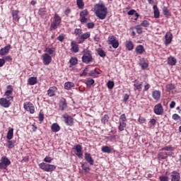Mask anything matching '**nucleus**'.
I'll use <instances>...</instances> for the list:
<instances>
[{
  "mask_svg": "<svg viewBox=\"0 0 181 181\" xmlns=\"http://www.w3.org/2000/svg\"><path fill=\"white\" fill-rule=\"evenodd\" d=\"M69 63L71 66H76L78 63V59H77V57H71L69 60Z\"/></svg>",
  "mask_w": 181,
  "mask_h": 181,
  "instance_id": "obj_37",
  "label": "nucleus"
},
{
  "mask_svg": "<svg viewBox=\"0 0 181 181\" xmlns=\"http://www.w3.org/2000/svg\"><path fill=\"white\" fill-rule=\"evenodd\" d=\"M97 53L98 54H99L100 57H105V56H107V54H105V52H104V50H103V49L101 48H98L97 49Z\"/></svg>",
  "mask_w": 181,
  "mask_h": 181,
  "instance_id": "obj_40",
  "label": "nucleus"
},
{
  "mask_svg": "<svg viewBox=\"0 0 181 181\" xmlns=\"http://www.w3.org/2000/svg\"><path fill=\"white\" fill-rule=\"evenodd\" d=\"M149 25H151V23L146 20H144L140 24V25L143 26L144 28H149Z\"/></svg>",
  "mask_w": 181,
  "mask_h": 181,
  "instance_id": "obj_49",
  "label": "nucleus"
},
{
  "mask_svg": "<svg viewBox=\"0 0 181 181\" xmlns=\"http://www.w3.org/2000/svg\"><path fill=\"white\" fill-rule=\"evenodd\" d=\"M40 169L44 170V172H53L56 170V165L52 164H47L46 163H41L39 164Z\"/></svg>",
  "mask_w": 181,
  "mask_h": 181,
  "instance_id": "obj_3",
  "label": "nucleus"
},
{
  "mask_svg": "<svg viewBox=\"0 0 181 181\" xmlns=\"http://www.w3.org/2000/svg\"><path fill=\"white\" fill-rule=\"evenodd\" d=\"M144 83L138 79L134 80V87H135L136 90L138 91H142V86Z\"/></svg>",
  "mask_w": 181,
  "mask_h": 181,
  "instance_id": "obj_20",
  "label": "nucleus"
},
{
  "mask_svg": "<svg viewBox=\"0 0 181 181\" xmlns=\"http://www.w3.org/2000/svg\"><path fill=\"white\" fill-rule=\"evenodd\" d=\"M73 149L76 151L75 155L78 156V158H82L83 157V146L81 144H77L74 146Z\"/></svg>",
  "mask_w": 181,
  "mask_h": 181,
  "instance_id": "obj_10",
  "label": "nucleus"
},
{
  "mask_svg": "<svg viewBox=\"0 0 181 181\" xmlns=\"http://www.w3.org/2000/svg\"><path fill=\"white\" fill-rule=\"evenodd\" d=\"M109 45H111L113 49H118L119 46V42H118V40L116 39L115 41L110 42Z\"/></svg>",
  "mask_w": 181,
  "mask_h": 181,
  "instance_id": "obj_43",
  "label": "nucleus"
},
{
  "mask_svg": "<svg viewBox=\"0 0 181 181\" xmlns=\"http://www.w3.org/2000/svg\"><path fill=\"white\" fill-rule=\"evenodd\" d=\"M101 151L104 153H111V152H112V148H111V147H110L108 146H103L101 148Z\"/></svg>",
  "mask_w": 181,
  "mask_h": 181,
  "instance_id": "obj_29",
  "label": "nucleus"
},
{
  "mask_svg": "<svg viewBox=\"0 0 181 181\" xmlns=\"http://www.w3.org/2000/svg\"><path fill=\"white\" fill-rule=\"evenodd\" d=\"M6 138H7V139H8V141H11V139H12V138H13V129L11 128V129H8V131L7 132Z\"/></svg>",
  "mask_w": 181,
  "mask_h": 181,
  "instance_id": "obj_33",
  "label": "nucleus"
},
{
  "mask_svg": "<svg viewBox=\"0 0 181 181\" xmlns=\"http://www.w3.org/2000/svg\"><path fill=\"white\" fill-rule=\"evenodd\" d=\"M165 37V46H168V45H170L172 43V40L173 39V35L170 32H167Z\"/></svg>",
  "mask_w": 181,
  "mask_h": 181,
  "instance_id": "obj_15",
  "label": "nucleus"
},
{
  "mask_svg": "<svg viewBox=\"0 0 181 181\" xmlns=\"http://www.w3.org/2000/svg\"><path fill=\"white\" fill-rule=\"evenodd\" d=\"M71 50L73 52V53H78V51L80 50V46L76 41H72L71 42Z\"/></svg>",
  "mask_w": 181,
  "mask_h": 181,
  "instance_id": "obj_16",
  "label": "nucleus"
},
{
  "mask_svg": "<svg viewBox=\"0 0 181 181\" xmlns=\"http://www.w3.org/2000/svg\"><path fill=\"white\" fill-rule=\"evenodd\" d=\"M126 47L127 49V50L131 51V50H134V43L132 42V41H126L125 43Z\"/></svg>",
  "mask_w": 181,
  "mask_h": 181,
  "instance_id": "obj_30",
  "label": "nucleus"
},
{
  "mask_svg": "<svg viewBox=\"0 0 181 181\" xmlns=\"http://www.w3.org/2000/svg\"><path fill=\"white\" fill-rule=\"evenodd\" d=\"M138 121L139 122V124H145V122H146V119L145 117H139L138 119Z\"/></svg>",
  "mask_w": 181,
  "mask_h": 181,
  "instance_id": "obj_59",
  "label": "nucleus"
},
{
  "mask_svg": "<svg viewBox=\"0 0 181 181\" xmlns=\"http://www.w3.org/2000/svg\"><path fill=\"white\" fill-rule=\"evenodd\" d=\"M172 118L174 121H177V122H180L181 124V117L179 116V115L175 113L173 115Z\"/></svg>",
  "mask_w": 181,
  "mask_h": 181,
  "instance_id": "obj_42",
  "label": "nucleus"
},
{
  "mask_svg": "<svg viewBox=\"0 0 181 181\" xmlns=\"http://www.w3.org/2000/svg\"><path fill=\"white\" fill-rule=\"evenodd\" d=\"M153 9L154 18L156 19H159V17L160 16V12L159 11V8H158V6L154 5L153 6Z\"/></svg>",
  "mask_w": 181,
  "mask_h": 181,
  "instance_id": "obj_24",
  "label": "nucleus"
},
{
  "mask_svg": "<svg viewBox=\"0 0 181 181\" xmlns=\"http://www.w3.org/2000/svg\"><path fill=\"white\" fill-rule=\"evenodd\" d=\"M86 26L88 29H93L94 26H95V24L94 23H88Z\"/></svg>",
  "mask_w": 181,
  "mask_h": 181,
  "instance_id": "obj_56",
  "label": "nucleus"
},
{
  "mask_svg": "<svg viewBox=\"0 0 181 181\" xmlns=\"http://www.w3.org/2000/svg\"><path fill=\"white\" fill-rule=\"evenodd\" d=\"M80 21L81 23H87V22L88 21V19L86 17H81Z\"/></svg>",
  "mask_w": 181,
  "mask_h": 181,
  "instance_id": "obj_61",
  "label": "nucleus"
},
{
  "mask_svg": "<svg viewBox=\"0 0 181 181\" xmlns=\"http://www.w3.org/2000/svg\"><path fill=\"white\" fill-rule=\"evenodd\" d=\"M52 160H53V158H52V157L49 156H46L44 158V162H46L47 163H51Z\"/></svg>",
  "mask_w": 181,
  "mask_h": 181,
  "instance_id": "obj_55",
  "label": "nucleus"
},
{
  "mask_svg": "<svg viewBox=\"0 0 181 181\" xmlns=\"http://www.w3.org/2000/svg\"><path fill=\"white\" fill-rule=\"evenodd\" d=\"M93 10L95 15L102 21L105 19L107 15H108V8L105 6L104 3H98L95 4Z\"/></svg>",
  "mask_w": 181,
  "mask_h": 181,
  "instance_id": "obj_1",
  "label": "nucleus"
},
{
  "mask_svg": "<svg viewBox=\"0 0 181 181\" xmlns=\"http://www.w3.org/2000/svg\"><path fill=\"white\" fill-rule=\"evenodd\" d=\"M135 52L136 54H144L145 52V48L144 47V45H137L135 48Z\"/></svg>",
  "mask_w": 181,
  "mask_h": 181,
  "instance_id": "obj_23",
  "label": "nucleus"
},
{
  "mask_svg": "<svg viewBox=\"0 0 181 181\" xmlns=\"http://www.w3.org/2000/svg\"><path fill=\"white\" fill-rule=\"evenodd\" d=\"M59 107L62 111H64L66 108H67V103H66V101H62L59 104Z\"/></svg>",
  "mask_w": 181,
  "mask_h": 181,
  "instance_id": "obj_45",
  "label": "nucleus"
},
{
  "mask_svg": "<svg viewBox=\"0 0 181 181\" xmlns=\"http://www.w3.org/2000/svg\"><path fill=\"white\" fill-rule=\"evenodd\" d=\"M153 112L156 115H163V106H162V103H158L154 106Z\"/></svg>",
  "mask_w": 181,
  "mask_h": 181,
  "instance_id": "obj_11",
  "label": "nucleus"
},
{
  "mask_svg": "<svg viewBox=\"0 0 181 181\" xmlns=\"http://www.w3.org/2000/svg\"><path fill=\"white\" fill-rule=\"evenodd\" d=\"M7 148L8 149H12V148H15V142L13 141H8L6 144Z\"/></svg>",
  "mask_w": 181,
  "mask_h": 181,
  "instance_id": "obj_47",
  "label": "nucleus"
},
{
  "mask_svg": "<svg viewBox=\"0 0 181 181\" xmlns=\"http://www.w3.org/2000/svg\"><path fill=\"white\" fill-rule=\"evenodd\" d=\"M42 63L44 66H49L52 63V56L48 53L42 54Z\"/></svg>",
  "mask_w": 181,
  "mask_h": 181,
  "instance_id": "obj_12",
  "label": "nucleus"
},
{
  "mask_svg": "<svg viewBox=\"0 0 181 181\" xmlns=\"http://www.w3.org/2000/svg\"><path fill=\"white\" fill-rule=\"evenodd\" d=\"M56 93H57V87L51 86L47 90V95L48 97H54V95H56Z\"/></svg>",
  "mask_w": 181,
  "mask_h": 181,
  "instance_id": "obj_17",
  "label": "nucleus"
},
{
  "mask_svg": "<svg viewBox=\"0 0 181 181\" xmlns=\"http://www.w3.org/2000/svg\"><path fill=\"white\" fill-rule=\"evenodd\" d=\"M171 181H180V173L176 170L172 172Z\"/></svg>",
  "mask_w": 181,
  "mask_h": 181,
  "instance_id": "obj_18",
  "label": "nucleus"
},
{
  "mask_svg": "<svg viewBox=\"0 0 181 181\" xmlns=\"http://www.w3.org/2000/svg\"><path fill=\"white\" fill-rule=\"evenodd\" d=\"M51 129L52 132H59L60 131L61 128L59 124L54 123L52 124Z\"/></svg>",
  "mask_w": 181,
  "mask_h": 181,
  "instance_id": "obj_28",
  "label": "nucleus"
},
{
  "mask_svg": "<svg viewBox=\"0 0 181 181\" xmlns=\"http://www.w3.org/2000/svg\"><path fill=\"white\" fill-rule=\"evenodd\" d=\"M119 126L118 127L119 131L122 132L127 127V122H119Z\"/></svg>",
  "mask_w": 181,
  "mask_h": 181,
  "instance_id": "obj_44",
  "label": "nucleus"
},
{
  "mask_svg": "<svg viewBox=\"0 0 181 181\" xmlns=\"http://www.w3.org/2000/svg\"><path fill=\"white\" fill-rule=\"evenodd\" d=\"M100 74V71L97 70V69L91 70L88 73V76H90V77H98Z\"/></svg>",
  "mask_w": 181,
  "mask_h": 181,
  "instance_id": "obj_26",
  "label": "nucleus"
},
{
  "mask_svg": "<svg viewBox=\"0 0 181 181\" xmlns=\"http://www.w3.org/2000/svg\"><path fill=\"white\" fill-rule=\"evenodd\" d=\"M114 86H115V83L112 81H108L107 82V88L109 90H112L114 88Z\"/></svg>",
  "mask_w": 181,
  "mask_h": 181,
  "instance_id": "obj_50",
  "label": "nucleus"
},
{
  "mask_svg": "<svg viewBox=\"0 0 181 181\" xmlns=\"http://www.w3.org/2000/svg\"><path fill=\"white\" fill-rule=\"evenodd\" d=\"M47 13V10L46 7L40 8L38 10V15L40 16H45Z\"/></svg>",
  "mask_w": 181,
  "mask_h": 181,
  "instance_id": "obj_32",
  "label": "nucleus"
},
{
  "mask_svg": "<svg viewBox=\"0 0 181 181\" xmlns=\"http://www.w3.org/2000/svg\"><path fill=\"white\" fill-rule=\"evenodd\" d=\"M23 108L25 111L30 112V114H35V105L30 102H25L23 104Z\"/></svg>",
  "mask_w": 181,
  "mask_h": 181,
  "instance_id": "obj_8",
  "label": "nucleus"
},
{
  "mask_svg": "<svg viewBox=\"0 0 181 181\" xmlns=\"http://www.w3.org/2000/svg\"><path fill=\"white\" fill-rule=\"evenodd\" d=\"M93 60V54H91V51L87 50L85 52L82 57V62L85 63V64H89Z\"/></svg>",
  "mask_w": 181,
  "mask_h": 181,
  "instance_id": "obj_4",
  "label": "nucleus"
},
{
  "mask_svg": "<svg viewBox=\"0 0 181 181\" xmlns=\"http://www.w3.org/2000/svg\"><path fill=\"white\" fill-rule=\"evenodd\" d=\"M175 88H176V86H175L173 83L166 85L167 91H172V90H175Z\"/></svg>",
  "mask_w": 181,
  "mask_h": 181,
  "instance_id": "obj_41",
  "label": "nucleus"
},
{
  "mask_svg": "<svg viewBox=\"0 0 181 181\" xmlns=\"http://www.w3.org/2000/svg\"><path fill=\"white\" fill-rule=\"evenodd\" d=\"M9 50H11V45H6L4 47L0 49V55L1 56H6L9 53Z\"/></svg>",
  "mask_w": 181,
  "mask_h": 181,
  "instance_id": "obj_19",
  "label": "nucleus"
},
{
  "mask_svg": "<svg viewBox=\"0 0 181 181\" xmlns=\"http://www.w3.org/2000/svg\"><path fill=\"white\" fill-rule=\"evenodd\" d=\"M73 87H74V83L70 82V81L65 82L64 83L65 90H71Z\"/></svg>",
  "mask_w": 181,
  "mask_h": 181,
  "instance_id": "obj_31",
  "label": "nucleus"
},
{
  "mask_svg": "<svg viewBox=\"0 0 181 181\" xmlns=\"http://www.w3.org/2000/svg\"><path fill=\"white\" fill-rule=\"evenodd\" d=\"M61 23H62V17H60L59 14L55 13L54 16V21L52 23L49 28L50 30H56V29L59 28Z\"/></svg>",
  "mask_w": 181,
  "mask_h": 181,
  "instance_id": "obj_2",
  "label": "nucleus"
},
{
  "mask_svg": "<svg viewBox=\"0 0 181 181\" xmlns=\"http://www.w3.org/2000/svg\"><path fill=\"white\" fill-rule=\"evenodd\" d=\"M119 122H127V116L125 114H122L119 119Z\"/></svg>",
  "mask_w": 181,
  "mask_h": 181,
  "instance_id": "obj_51",
  "label": "nucleus"
},
{
  "mask_svg": "<svg viewBox=\"0 0 181 181\" xmlns=\"http://www.w3.org/2000/svg\"><path fill=\"white\" fill-rule=\"evenodd\" d=\"M149 123L153 125V127H155V125H156V120L155 119H151L149 121Z\"/></svg>",
  "mask_w": 181,
  "mask_h": 181,
  "instance_id": "obj_64",
  "label": "nucleus"
},
{
  "mask_svg": "<svg viewBox=\"0 0 181 181\" xmlns=\"http://www.w3.org/2000/svg\"><path fill=\"white\" fill-rule=\"evenodd\" d=\"M0 105L4 108H9L11 107V100L8 98H0Z\"/></svg>",
  "mask_w": 181,
  "mask_h": 181,
  "instance_id": "obj_13",
  "label": "nucleus"
},
{
  "mask_svg": "<svg viewBox=\"0 0 181 181\" xmlns=\"http://www.w3.org/2000/svg\"><path fill=\"white\" fill-rule=\"evenodd\" d=\"M87 15H88V11H87V9H85L80 12L81 18H86V16H87Z\"/></svg>",
  "mask_w": 181,
  "mask_h": 181,
  "instance_id": "obj_52",
  "label": "nucleus"
},
{
  "mask_svg": "<svg viewBox=\"0 0 181 181\" xmlns=\"http://www.w3.org/2000/svg\"><path fill=\"white\" fill-rule=\"evenodd\" d=\"M159 179H160V181H168L169 177L163 175V176H160Z\"/></svg>",
  "mask_w": 181,
  "mask_h": 181,
  "instance_id": "obj_57",
  "label": "nucleus"
},
{
  "mask_svg": "<svg viewBox=\"0 0 181 181\" xmlns=\"http://www.w3.org/2000/svg\"><path fill=\"white\" fill-rule=\"evenodd\" d=\"M95 82V81H94V79L88 78L86 81L87 87H91V86H93V84H94Z\"/></svg>",
  "mask_w": 181,
  "mask_h": 181,
  "instance_id": "obj_46",
  "label": "nucleus"
},
{
  "mask_svg": "<svg viewBox=\"0 0 181 181\" xmlns=\"http://www.w3.org/2000/svg\"><path fill=\"white\" fill-rule=\"evenodd\" d=\"M117 40V37L114 35H110L108 37V45H110L112 42L115 41Z\"/></svg>",
  "mask_w": 181,
  "mask_h": 181,
  "instance_id": "obj_54",
  "label": "nucleus"
},
{
  "mask_svg": "<svg viewBox=\"0 0 181 181\" xmlns=\"http://www.w3.org/2000/svg\"><path fill=\"white\" fill-rule=\"evenodd\" d=\"M54 52H55V49L53 47L49 48L47 50V53H49V54H54Z\"/></svg>",
  "mask_w": 181,
  "mask_h": 181,
  "instance_id": "obj_62",
  "label": "nucleus"
},
{
  "mask_svg": "<svg viewBox=\"0 0 181 181\" xmlns=\"http://www.w3.org/2000/svg\"><path fill=\"white\" fill-rule=\"evenodd\" d=\"M109 120H110V116H108V115H105L101 119V122L102 124L105 125V124H107V122H108Z\"/></svg>",
  "mask_w": 181,
  "mask_h": 181,
  "instance_id": "obj_36",
  "label": "nucleus"
},
{
  "mask_svg": "<svg viewBox=\"0 0 181 181\" xmlns=\"http://www.w3.org/2000/svg\"><path fill=\"white\" fill-rule=\"evenodd\" d=\"M57 39L59 42H63V40H64V35H59Z\"/></svg>",
  "mask_w": 181,
  "mask_h": 181,
  "instance_id": "obj_63",
  "label": "nucleus"
},
{
  "mask_svg": "<svg viewBox=\"0 0 181 181\" xmlns=\"http://www.w3.org/2000/svg\"><path fill=\"white\" fill-rule=\"evenodd\" d=\"M64 119L65 124H66L69 127H73L74 125V118L68 114H64L62 115Z\"/></svg>",
  "mask_w": 181,
  "mask_h": 181,
  "instance_id": "obj_9",
  "label": "nucleus"
},
{
  "mask_svg": "<svg viewBox=\"0 0 181 181\" xmlns=\"http://www.w3.org/2000/svg\"><path fill=\"white\" fill-rule=\"evenodd\" d=\"M160 151H175V148L172 146H167L160 149Z\"/></svg>",
  "mask_w": 181,
  "mask_h": 181,
  "instance_id": "obj_53",
  "label": "nucleus"
},
{
  "mask_svg": "<svg viewBox=\"0 0 181 181\" xmlns=\"http://www.w3.org/2000/svg\"><path fill=\"white\" fill-rule=\"evenodd\" d=\"M170 154H168V153H159L158 154V159H168V156H169Z\"/></svg>",
  "mask_w": 181,
  "mask_h": 181,
  "instance_id": "obj_34",
  "label": "nucleus"
},
{
  "mask_svg": "<svg viewBox=\"0 0 181 181\" xmlns=\"http://www.w3.org/2000/svg\"><path fill=\"white\" fill-rule=\"evenodd\" d=\"M4 97L7 100H13V86L12 85H8L6 86V90L4 93Z\"/></svg>",
  "mask_w": 181,
  "mask_h": 181,
  "instance_id": "obj_5",
  "label": "nucleus"
},
{
  "mask_svg": "<svg viewBox=\"0 0 181 181\" xmlns=\"http://www.w3.org/2000/svg\"><path fill=\"white\" fill-rule=\"evenodd\" d=\"M76 5L78 9L84 8V1H83V0H76Z\"/></svg>",
  "mask_w": 181,
  "mask_h": 181,
  "instance_id": "obj_35",
  "label": "nucleus"
},
{
  "mask_svg": "<svg viewBox=\"0 0 181 181\" xmlns=\"http://www.w3.org/2000/svg\"><path fill=\"white\" fill-rule=\"evenodd\" d=\"M3 59H4V62H12V57L9 55L6 56Z\"/></svg>",
  "mask_w": 181,
  "mask_h": 181,
  "instance_id": "obj_60",
  "label": "nucleus"
},
{
  "mask_svg": "<svg viewBox=\"0 0 181 181\" xmlns=\"http://www.w3.org/2000/svg\"><path fill=\"white\" fill-rule=\"evenodd\" d=\"M136 30V33H138V35H142L143 31H142V26L141 25H137L135 27Z\"/></svg>",
  "mask_w": 181,
  "mask_h": 181,
  "instance_id": "obj_48",
  "label": "nucleus"
},
{
  "mask_svg": "<svg viewBox=\"0 0 181 181\" xmlns=\"http://www.w3.org/2000/svg\"><path fill=\"white\" fill-rule=\"evenodd\" d=\"M85 160L89 163L91 166L94 165V159H93V157H91V154L88 153H85Z\"/></svg>",
  "mask_w": 181,
  "mask_h": 181,
  "instance_id": "obj_22",
  "label": "nucleus"
},
{
  "mask_svg": "<svg viewBox=\"0 0 181 181\" xmlns=\"http://www.w3.org/2000/svg\"><path fill=\"white\" fill-rule=\"evenodd\" d=\"M163 13L164 16H171L170 12H169V9L166 6L163 8Z\"/></svg>",
  "mask_w": 181,
  "mask_h": 181,
  "instance_id": "obj_39",
  "label": "nucleus"
},
{
  "mask_svg": "<svg viewBox=\"0 0 181 181\" xmlns=\"http://www.w3.org/2000/svg\"><path fill=\"white\" fill-rule=\"evenodd\" d=\"M149 88H151V85L149 83H148V82H146L145 85H144V91H148V90H149Z\"/></svg>",
  "mask_w": 181,
  "mask_h": 181,
  "instance_id": "obj_58",
  "label": "nucleus"
},
{
  "mask_svg": "<svg viewBox=\"0 0 181 181\" xmlns=\"http://www.w3.org/2000/svg\"><path fill=\"white\" fill-rule=\"evenodd\" d=\"M162 95V93L160 90H155L152 91V97L156 103L160 100V97Z\"/></svg>",
  "mask_w": 181,
  "mask_h": 181,
  "instance_id": "obj_14",
  "label": "nucleus"
},
{
  "mask_svg": "<svg viewBox=\"0 0 181 181\" xmlns=\"http://www.w3.org/2000/svg\"><path fill=\"white\" fill-rule=\"evenodd\" d=\"M91 36V33L90 32H86L85 33L81 34L79 37H76V40L78 45H81L87 40Z\"/></svg>",
  "mask_w": 181,
  "mask_h": 181,
  "instance_id": "obj_6",
  "label": "nucleus"
},
{
  "mask_svg": "<svg viewBox=\"0 0 181 181\" xmlns=\"http://www.w3.org/2000/svg\"><path fill=\"white\" fill-rule=\"evenodd\" d=\"M11 16L13 18V21H15V22H19V11L18 10H13L11 11Z\"/></svg>",
  "mask_w": 181,
  "mask_h": 181,
  "instance_id": "obj_21",
  "label": "nucleus"
},
{
  "mask_svg": "<svg viewBox=\"0 0 181 181\" xmlns=\"http://www.w3.org/2000/svg\"><path fill=\"white\" fill-rule=\"evenodd\" d=\"M82 33L83 30L81 28H76L74 30V35L76 36V37H79Z\"/></svg>",
  "mask_w": 181,
  "mask_h": 181,
  "instance_id": "obj_38",
  "label": "nucleus"
},
{
  "mask_svg": "<svg viewBox=\"0 0 181 181\" xmlns=\"http://www.w3.org/2000/svg\"><path fill=\"white\" fill-rule=\"evenodd\" d=\"M176 63H177V60H176V58L173 57H170L168 58V64L170 66H175L176 65Z\"/></svg>",
  "mask_w": 181,
  "mask_h": 181,
  "instance_id": "obj_27",
  "label": "nucleus"
},
{
  "mask_svg": "<svg viewBox=\"0 0 181 181\" xmlns=\"http://www.w3.org/2000/svg\"><path fill=\"white\" fill-rule=\"evenodd\" d=\"M28 83L30 86H35V84H37V77H30L28 80Z\"/></svg>",
  "mask_w": 181,
  "mask_h": 181,
  "instance_id": "obj_25",
  "label": "nucleus"
},
{
  "mask_svg": "<svg viewBox=\"0 0 181 181\" xmlns=\"http://www.w3.org/2000/svg\"><path fill=\"white\" fill-rule=\"evenodd\" d=\"M9 165H11V160L6 156L1 157L0 169H6Z\"/></svg>",
  "mask_w": 181,
  "mask_h": 181,
  "instance_id": "obj_7",
  "label": "nucleus"
}]
</instances>
